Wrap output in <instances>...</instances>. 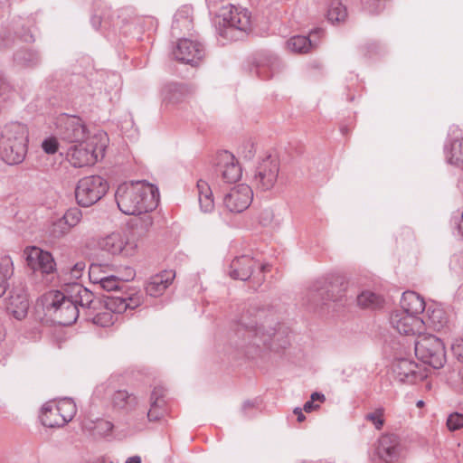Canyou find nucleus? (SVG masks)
<instances>
[{
    "mask_svg": "<svg viewBox=\"0 0 463 463\" xmlns=\"http://www.w3.org/2000/svg\"><path fill=\"white\" fill-rule=\"evenodd\" d=\"M279 326V317L273 310L251 309L241 316L237 335L244 345L260 347L271 341L278 332Z\"/></svg>",
    "mask_w": 463,
    "mask_h": 463,
    "instance_id": "obj_1",
    "label": "nucleus"
},
{
    "mask_svg": "<svg viewBox=\"0 0 463 463\" xmlns=\"http://www.w3.org/2000/svg\"><path fill=\"white\" fill-rule=\"evenodd\" d=\"M115 200L124 214L136 215L154 210L159 193L156 186L145 181L123 183L117 188Z\"/></svg>",
    "mask_w": 463,
    "mask_h": 463,
    "instance_id": "obj_2",
    "label": "nucleus"
},
{
    "mask_svg": "<svg viewBox=\"0 0 463 463\" xmlns=\"http://www.w3.org/2000/svg\"><path fill=\"white\" fill-rule=\"evenodd\" d=\"M143 303L142 294L136 288H128L117 295L107 297L98 301L94 309L89 314L92 322L101 327L114 325L119 315L128 309L133 310Z\"/></svg>",
    "mask_w": 463,
    "mask_h": 463,
    "instance_id": "obj_3",
    "label": "nucleus"
},
{
    "mask_svg": "<svg viewBox=\"0 0 463 463\" xmlns=\"http://www.w3.org/2000/svg\"><path fill=\"white\" fill-rule=\"evenodd\" d=\"M28 128L24 124H6L0 137V157L7 165L22 163L27 153Z\"/></svg>",
    "mask_w": 463,
    "mask_h": 463,
    "instance_id": "obj_4",
    "label": "nucleus"
},
{
    "mask_svg": "<svg viewBox=\"0 0 463 463\" xmlns=\"http://www.w3.org/2000/svg\"><path fill=\"white\" fill-rule=\"evenodd\" d=\"M107 143V134L98 131L86 142L71 145L66 151V159L76 168L94 165L99 157H103Z\"/></svg>",
    "mask_w": 463,
    "mask_h": 463,
    "instance_id": "obj_5",
    "label": "nucleus"
},
{
    "mask_svg": "<svg viewBox=\"0 0 463 463\" xmlns=\"http://www.w3.org/2000/svg\"><path fill=\"white\" fill-rule=\"evenodd\" d=\"M218 24L222 36L237 40L251 30V14L246 8L227 5L218 13Z\"/></svg>",
    "mask_w": 463,
    "mask_h": 463,
    "instance_id": "obj_6",
    "label": "nucleus"
},
{
    "mask_svg": "<svg viewBox=\"0 0 463 463\" xmlns=\"http://www.w3.org/2000/svg\"><path fill=\"white\" fill-rule=\"evenodd\" d=\"M24 258L34 276L41 277L42 284L48 285L53 281L57 268L51 252L36 246H29L24 250Z\"/></svg>",
    "mask_w": 463,
    "mask_h": 463,
    "instance_id": "obj_7",
    "label": "nucleus"
},
{
    "mask_svg": "<svg viewBox=\"0 0 463 463\" xmlns=\"http://www.w3.org/2000/svg\"><path fill=\"white\" fill-rule=\"evenodd\" d=\"M98 248L113 257H132L137 252V241L128 231H115L100 237Z\"/></svg>",
    "mask_w": 463,
    "mask_h": 463,
    "instance_id": "obj_8",
    "label": "nucleus"
},
{
    "mask_svg": "<svg viewBox=\"0 0 463 463\" xmlns=\"http://www.w3.org/2000/svg\"><path fill=\"white\" fill-rule=\"evenodd\" d=\"M414 351L419 360L434 369L443 367L446 363L445 345L441 339L433 335H419Z\"/></svg>",
    "mask_w": 463,
    "mask_h": 463,
    "instance_id": "obj_9",
    "label": "nucleus"
},
{
    "mask_svg": "<svg viewBox=\"0 0 463 463\" xmlns=\"http://www.w3.org/2000/svg\"><path fill=\"white\" fill-rule=\"evenodd\" d=\"M55 126L59 138L71 145L86 142L92 136L84 120L77 115L61 114Z\"/></svg>",
    "mask_w": 463,
    "mask_h": 463,
    "instance_id": "obj_10",
    "label": "nucleus"
},
{
    "mask_svg": "<svg viewBox=\"0 0 463 463\" xmlns=\"http://www.w3.org/2000/svg\"><path fill=\"white\" fill-rule=\"evenodd\" d=\"M107 181L99 175L85 176L79 180L75 188L77 203L90 207L99 202L108 192Z\"/></svg>",
    "mask_w": 463,
    "mask_h": 463,
    "instance_id": "obj_11",
    "label": "nucleus"
},
{
    "mask_svg": "<svg viewBox=\"0 0 463 463\" xmlns=\"http://www.w3.org/2000/svg\"><path fill=\"white\" fill-rule=\"evenodd\" d=\"M279 173V159L269 155L259 161L251 179L252 184L258 190L269 191L274 187Z\"/></svg>",
    "mask_w": 463,
    "mask_h": 463,
    "instance_id": "obj_12",
    "label": "nucleus"
},
{
    "mask_svg": "<svg viewBox=\"0 0 463 463\" xmlns=\"http://www.w3.org/2000/svg\"><path fill=\"white\" fill-rule=\"evenodd\" d=\"M52 307L56 321L62 326L73 324L80 315L79 307H76L67 291L66 294L60 291L54 293Z\"/></svg>",
    "mask_w": 463,
    "mask_h": 463,
    "instance_id": "obj_13",
    "label": "nucleus"
},
{
    "mask_svg": "<svg viewBox=\"0 0 463 463\" xmlns=\"http://www.w3.org/2000/svg\"><path fill=\"white\" fill-rule=\"evenodd\" d=\"M391 326L400 335H420L425 329V322L421 317H415L394 310L390 316Z\"/></svg>",
    "mask_w": 463,
    "mask_h": 463,
    "instance_id": "obj_14",
    "label": "nucleus"
},
{
    "mask_svg": "<svg viewBox=\"0 0 463 463\" xmlns=\"http://www.w3.org/2000/svg\"><path fill=\"white\" fill-rule=\"evenodd\" d=\"M253 192L246 184L232 187L223 196V205L231 213H239L246 210L252 202Z\"/></svg>",
    "mask_w": 463,
    "mask_h": 463,
    "instance_id": "obj_15",
    "label": "nucleus"
},
{
    "mask_svg": "<svg viewBox=\"0 0 463 463\" xmlns=\"http://www.w3.org/2000/svg\"><path fill=\"white\" fill-rule=\"evenodd\" d=\"M395 378L407 383H414L427 377L425 369L419 366L414 361L405 358H396L392 364Z\"/></svg>",
    "mask_w": 463,
    "mask_h": 463,
    "instance_id": "obj_16",
    "label": "nucleus"
},
{
    "mask_svg": "<svg viewBox=\"0 0 463 463\" xmlns=\"http://www.w3.org/2000/svg\"><path fill=\"white\" fill-rule=\"evenodd\" d=\"M174 55L176 60L194 66L203 59L204 50L199 42L182 37L174 50Z\"/></svg>",
    "mask_w": 463,
    "mask_h": 463,
    "instance_id": "obj_17",
    "label": "nucleus"
},
{
    "mask_svg": "<svg viewBox=\"0 0 463 463\" xmlns=\"http://www.w3.org/2000/svg\"><path fill=\"white\" fill-rule=\"evenodd\" d=\"M376 452L383 463H399L402 454L400 438L390 433L382 435L378 440Z\"/></svg>",
    "mask_w": 463,
    "mask_h": 463,
    "instance_id": "obj_18",
    "label": "nucleus"
},
{
    "mask_svg": "<svg viewBox=\"0 0 463 463\" xmlns=\"http://www.w3.org/2000/svg\"><path fill=\"white\" fill-rule=\"evenodd\" d=\"M258 268L264 271L266 265L259 263L249 255H243L234 259L230 266L229 274L234 279L247 280L250 278L253 269Z\"/></svg>",
    "mask_w": 463,
    "mask_h": 463,
    "instance_id": "obj_19",
    "label": "nucleus"
},
{
    "mask_svg": "<svg viewBox=\"0 0 463 463\" xmlns=\"http://www.w3.org/2000/svg\"><path fill=\"white\" fill-rule=\"evenodd\" d=\"M53 411L56 413L55 420H51L48 417H44V421L48 428H59L64 426L71 421L76 414V405L71 399L64 398L55 402Z\"/></svg>",
    "mask_w": 463,
    "mask_h": 463,
    "instance_id": "obj_20",
    "label": "nucleus"
},
{
    "mask_svg": "<svg viewBox=\"0 0 463 463\" xmlns=\"http://www.w3.org/2000/svg\"><path fill=\"white\" fill-rule=\"evenodd\" d=\"M218 165L225 182L233 183L241 178V168L232 153L228 151L220 153L218 156Z\"/></svg>",
    "mask_w": 463,
    "mask_h": 463,
    "instance_id": "obj_21",
    "label": "nucleus"
},
{
    "mask_svg": "<svg viewBox=\"0 0 463 463\" xmlns=\"http://www.w3.org/2000/svg\"><path fill=\"white\" fill-rule=\"evenodd\" d=\"M76 307L87 311V316L94 309L96 303L101 299H95L93 293L83 286L73 283L67 290Z\"/></svg>",
    "mask_w": 463,
    "mask_h": 463,
    "instance_id": "obj_22",
    "label": "nucleus"
},
{
    "mask_svg": "<svg viewBox=\"0 0 463 463\" xmlns=\"http://www.w3.org/2000/svg\"><path fill=\"white\" fill-rule=\"evenodd\" d=\"M175 273L173 270H163L160 273L151 276L146 283L147 295L157 298L164 294L165 289L173 283Z\"/></svg>",
    "mask_w": 463,
    "mask_h": 463,
    "instance_id": "obj_23",
    "label": "nucleus"
},
{
    "mask_svg": "<svg viewBox=\"0 0 463 463\" xmlns=\"http://www.w3.org/2000/svg\"><path fill=\"white\" fill-rule=\"evenodd\" d=\"M322 33L321 30H316L311 32L310 37L305 35L292 36L286 43L287 49L295 53H307L318 46V43L316 41L315 37L320 35Z\"/></svg>",
    "mask_w": 463,
    "mask_h": 463,
    "instance_id": "obj_24",
    "label": "nucleus"
},
{
    "mask_svg": "<svg viewBox=\"0 0 463 463\" xmlns=\"http://www.w3.org/2000/svg\"><path fill=\"white\" fill-rule=\"evenodd\" d=\"M426 308V304L421 296L414 291H406L401 298V307L397 309L400 312L420 317Z\"/></svg>",
    "mask_w": 463,
    "mask_h": 463,
    "instance_id": "obj_25",
    "label": "nucleus"
},
{
    "mask_svg": "<svg viewBox=\"0 0 463 463\" xmlns=\"http://www.w3.org/2000/svg\"><path fill=\"white\" fill-rule=\"evenodd\" d=\"M193 28V9L184 5L177 10L172 23V34L180 37L184 33H189Z\"/></svg>",
    "mask_w": 463,
    "mask_h": 463,
    "instance_id": "obj_26",
    "label": "nucleus"
},
{
    "mask_svg": "<svg viewBox=\"0 0 463 463\" xmlns=\"http://www.w3.org/2000/svg\"><path fill=\"white\" fill-rule=\"evenodd\" d=\"M84 430L94 438H101L109 435L113 430V423L103 419H87L83 421Z\"/></svg>",
    "mask_w": 463,
    "mask_h": 463,
    "instance_id": "obj_27",
    "label": "nucleus"
},
{
    "mask_svg": "<svg viewBox=\"0 0 463 463\" xmlns=\"http://www.w3.org/2000/svg\"><path fill=\"white\" fill-rule=\"evenodd\" d=\"M426 317L427 318L424 320L425 325H428L435 330L443 328L448 322L444 309L436 304H431L427 307Z\"/></svg>",
    "mask_w": 463,
    "mask_h": 463,
    "instance_id": "obj_28",
    "label": "nucleus"
},
{
    "mask_svg": "<svg viewBox=\"0 0 463 463\" xmlns=\"http://www.w3.org/2000/svg\"><path fill=\"white\" fill-rule=\"evenodd\" d=\"M444 153L448 163L463 167V137L446 144Z\"/></svg>",
    "mask_w": 463,
    "mask_h": 463,
    "instance_id": "obj_29",
    "label": "nucleus"
},
{
    "mask_svg": "<svg viewBox=\"0 0 463 463\" xmlns=\"http://www.w3.org/2000/svg\"><path fill=\"white\" fill-rule=\"evenodd\" d=\"M196 187L198 192L199 204L202 212H212L214 208V200L210 185L206 181L200 179L197 182Z\"/></svg>",
    "mask_w": 463,
    "mask_h": 463,
    "instance_id": "obj_30",
    "label": "nucleus"
},
{
    "mask_svg": "<svg viewBox=\"0 0 463 463\" xmlns=\"http://www.w3.org/2000/svg\"><path fill=\"white\" fill-rule=\"evenodd\" d=\"M160 95L163 102L167 104H175L183 99L184 89L180 84L166 82L162 85Z\"/></svg>",
    "mask_w": 463,
    "mask_h": 463,
    "instance_id": "obj_31",
    "label": "nucleus"
},
{
    "mask_svg": "<svg viewBox=\"0 0 463 463\" xmlns=\"http://www.w3.org/2000/svg\"><path fill=\"white\" fill-rule=\"evenodd\" d=\"M112 404L119 410L132 411L137 406L138 400L127 391H118L113 394Z\"/></svg>",
    "mask_w": 463,
    "mask_h": 463,
    "instance_id": "obj_32",
    "label": "nucleus"
},
{
    "mask_svg": "<svg viewBox=\"0 0 463 463\" xmlns=\"http://www.w3.org/2000/svg\"><path fill=\"white\" fill-rule=\"evenodd\" d=\"M71 232L70 228L65 223L64 219L61 217L51 220L47 232L49 235L55 239H60L67 235Z\"/></svg>",
    "mask_w": 463,
    "mask_h": 463,
    "instance_id": "obj_33",
    "label": "nucleus"
},
{
    "mask_svg": "<svg viewBox=\"0 0 463 463\" xmlns=\"http://www.w3.org/2000/svg\"><path fill=\"white\" fill-rule=\"evenodd\" d=\"M347 11L339 0H333L327 10V18L331 23H339L345 20Z\"/></svg>",
    "mask_w": 463,
    "mask_h": 463,
    "instance_id": "obj_34",
    "label": "nucleus"
},
{
    "mask_svg": "<svg viewBox=\"0 0 463 463\" xmlns=\"http://www.w3.org/2000/svg\"><path fill=\"white\" fill-rule=\"evenodd\" d=\"M14 275V263L9 256H5L0 260V291L4 292L6 282Z\"/></svg>",
    "mask_w": 463,
    "mask_h": 463,
    "instance_id": "obj_35",
    "label": "nucleus"
},
{
    "mask_svg": "<svg viewBox=\"0 0 463 463\" xmlns=\"http://www.w3.org/2000/svg\"><path fill=\"white\" fill-rule=\"evenodd\" d=\"M383 298L369 290L363 291L357 296V304L364 308H375L382 305Z\"/></svg>",
    "mask_w": 463,
    "mask_h": 463,
    "instance_id": "obj_36",
    "label": "nucleus"
},
{
    "mask_svg": "<svg viewBox=\"0 0 463 463\" xmlns=\"http://www.w3.org/2000/svg\"><path fill=\"white\" fill-rule=\"evenodd\" d=\"M15 61L24 66H33L40 61V56L37 52L28 50L18 52L14 56Z\"/></svg>",
    "mask_w": 463,
    "mask_h": 463,
    "instance_id": "obj_37",
    "label": "nucleus"
},
{
    "mask_svg": "<svg viewBox=\"0 0 463 463\" xmlns=\"http://www.w3.org/2000/svg\"><path fill=\"white\" fill-rule=\"evenodd\" d=\"M62 218L71 231V229L75 228L81 222L82 212L77 207H71L64 213Z\"/></svg>",
    "mask_w": 463,
    "mask_h": 463,
    "instance_id": "obj_38",
    "label": "nucleus"
},
{
    "mask_svg": "<svg viewBox=\"0 0 463 463\" xmlns=\"http://www.w3.org/2000/svg\"><path fill=\"white\" fill-rule=\"evenodd\" d=\"M109 276L105 267L100 264H91L89 269V278L91 283L98 285L103 279V278Z\"/></svg>",
    "mask_w": 463,
    "mask_h": 463,
    "instance_id": "obj_39",
    "label": "nucleus"
},
{
    "mask_svg": "<svg viewBox=\"0 0 463 463\" xmlns=\"http://www.w3.org/2000/svg\"><path fill=\"white\" fill-rule=\"evenodd\" d=\"M256 145L251 140H246L242 142L238 148L239 156L247 161H250L251 159H253V157L256 155Z\"/></svg>",
    "mask_w": 463,
    "mask_h": 463,
    "instance_id": "obj_40",
    "label": "nucleus"
},
{
    "mask_svg": "<svg viewBox=\"0 0 463 463\" xmlns=\"http://www.w3.org/2000/svg\"><path fill=\"white\" fill-rule=\"evenodd\" d=\"M121 280L118 277L115 275H109L108 277L103 278L102 281L98 285L107 291H113L119 288Z\"/></svg>",
    "mask_w": 463,
    "mask_h": 463,
    "instance_id": "obj_41",
    "label": "nucleus"
},
{
    "mask_svg": "<svg viewBox=\"0 0 463 463\" xmlns=\"http://www.w3.org/2000/svg\"><path fill=\"white\" fill-rule=\"evenodd\" d=\"M383 411V408H378L375 411L367 413L365 415V420L371 421L377 430H381L384 423Z\"/></svg>",
    "mask_w": 463,
    "mask_h": 463,
    "instance_id": "obj_42",
    "label": "nucleus"
},
{
    "mask_svg": "<svg viewBox=\"0 0 463 463\" xmlns=\"http://www.w3.org/2000/svg\"><path fill=\"white\" fill-rule=\"evenodd\" d=\"M60 143L55 137H48L42 142V149L48 155H53L59 150Z\"/></svg>",
    "mask_w": 463,
    "mask_h": 463,
    "instance_id": "obj_43",
    "label": "nucleus"
},
{
    "mask_svg": "<svg viewBox=\"0 0 463 463\" xmlns=\"http://www.w3.org/2000/svg\"><path fill=\"white\" fill-rule=\"evenodd\" d=\"M53 407H55V402H46L42 407L40 420L43 425L45 427H48L43 419L45 416L48 417V419L51 420H55V418H57L55 415L56 413L53 411Z\"/></svg>",
    "mask_w": 463,
    "mask_h": 463,
    "instance_id": "obj_44",
    "label": "nucleus"
},
{
    "mask_svg": "<svg viewBox=\"0 0 463 463\" xmlns=\"http://www.w3.org/2000/svg\"><path fill=\"white\" fill-rule=\"evenodd\" d=\"M28 307H29L28 300L25 298H23L20 301L19 306L16 307L15 308H13V310H12L13 316L16 319L22 320L23 318H24L26 317Z\"/></svg>",
    "mask_w": 463,
    "mask_h": 463,
    "instance_id": "obj_45",
    "label": "nucleus"
},
{
    "mask_svg": "<svg viewBox=\"0 0 463 463\" xmlns=\"http://www.w3.org/2000/svg\"><path fill=\"white\" fill-rule=\"evenodd\" d=\"M447 426L450 430H457L463 427V416L459 413L450 414L447 420Z\"/></svg>",
    "mask_w": 463,
    "mask_h": 463,
    "instance_id": "obj_46",
    "label": "nucleus"
},
{
    "mask_svg": "<svg viewBox=\"0 0 463 463\" xmlns=\"http://www.w3.org/2000/svg\"><path fill=\"white\" fill-rule=\"evenodd\" d=\"M164 396V390L161 387H156L151 393V406L161 407L163 401L161 398Z\"/></svg>",
    "mask_w": 463,
    "mask_h": 463,
    "instance_id": "obj_47",
    "label": "nucleus"
},
{
    "mask_svg": "<svg viewBox=\"0 0 463 463\" xmlns=\"http://www.w3.org/2000/svg\"><path fill=\"white\" fill-rule=\"evenodd\" d=\"M451 349L458 360L463 362V339H457L452 344Z\"/></svg>",
    "mask_w": 463,
    "mask_h": 463,
    "instance_id": "obj_48",
    "label": "nucleus"
},
{
    "mask_svg": "<svg viewBox=\"0 0 463 463\" xmlns=\"http://www.w3.org/2000/svg\"><path fill=\"white\" fill-rule=\"evenodd\" d=\"M84 269H85V263L82 261L77 262L71 269V275L73 279H78L82 276Z\"/></svg>",
    "mask_w": 463,
    "mask_h": 463,
    "instance_id": "obj_49",
    "label": "nucleus"
},
{
    "mask_svg": "<svg viewBox=\"0 0 463 463\" xmlns=\"http://www.w3.org/2000/svg\"><path fill=\"white\" fill-rule=\"evenodd\" d=\"M8 90V83L0 76V99L7 93Z\"/></svg>",
    "mask_w": 463,
    "mask_h": 463,
    "instance_id": "obj_50",
    "label": "nucleus"
},
{
    "mask_svg": "<svg viewBox=\"0 0 463 463\" xmlns=\"http://www.w3.org/2000/svg\"><path fill=\"white\" fill-rule=\"evenodd\" d=\"M318 407L319 406L317 404H315V402L310 400V401H307L305 402L303 410L306 412H311V411L317 410Z\"/></svg>",
    "mask_w": 463,
    "mask_h": 463,
    "instance_id": "obj_51",
    "label": "nucleus"
},
{
    "mask_svg": "<svg viewBox=\"0 0 463 463\" xmlns=\"http://www.w3.org/2000/svg\"><path fill=\"white\" fill-rule=\"evenodd\" d=\"M156 408V407H153V408L151 407V409L147 412V418L150 421L157 420L161 417V414L155 412Z\"/></svg>",
    "mask_w": 463,
    "mask_h": 463,
    "instance_id": "obj_52",
    "label": "nucleus"
},
{
    "mask_svg": "<svg viewBox=\"0 0 463 463\" xmlns=\"http://www.w3.org/2000/svg\"><path fill=\"white\" fill-rule=\"evenodd\" d=\"M311 293H312V298H313L314 301H317L318 298H321V299L325 298H324V294H325L324 290L312 289Z\"/></svg>",
    "mask_w": 463,
    "mask_h": 463,
    "instance_id": "obj_53",
    "label": "nucleus"
},
{
    "mask_svg": "<svg viewBox=\"0 0 463 463\" xmlns=\"http://www.w3.org/2000/svg\"><path fill=\"white\" fill-rule=\"evenodd\" d=\"M125 271H126V278L124 279V280L128 281V280H131L134 279V277L136 275L134 269H132L130 267H127Z\"/></svg>",
    "mask_w": 463,
    "mask_h": 463,
    "instance_id": "obj_54",
    "label": "nucleus"
},
{
    "mask_svg": "<svg viewBox=\"0 0 463 463\" xmlns=\"http://www.w3.org/2000/svg\"><path fill=\"white\" fill-rule=\"evenodd\" d=\"M310 400L315 402H323L325 401V395L319 392H313L311 394Z\"/></svg>",
    "mask_w": 463,
    "mask_h": 463,
    "instance_id": "obj_55",
    "label": "nucleus"
},
{
    "mask_svg": "<svg viewBox=\"0 0 463 463\" xmlns=\"http://www.w3.org/2000/svg\"><path fill=\"white\" fill-rule=\"evenodd\" d=\"M293 412H294V414H296V415H297V417H298V420L299 422H302V421H304V420H305L306 417H305V415H304V414H303V412H302V409H300V408L297 407V408H295V409H294V411H293Z\"/></svg>",
    "mask_w": 463,
    "mask_h": 463,
    "instance_id": "obj_56",
    "label": "nucleus"
},
{
    "mask_svg": "<svg viewBox=\"0 0 463 463\" xmlns=\"http://www.w3.org/2000/svg\"><path fill=\"white\" fill-rule=\"evenodd\" d=\"M91 24H92V26H93L95 29H98V28L100 26V24H101L100 17H99V16H97V15L92 16V18H91Z\"/></svg>",
    "mask_w": 463,
    "mask_h": 463,
    "instance_id": "obj_57",
    "label": "nucleus"
},
{
    "mask_svg": "<svg viewBox=\"0 0 463 463\" xmlns=\"http://www.w3.org/2000/svg\"><path fill=\"white\" fill-rule=\"evenodd\" d=\"M263 215H265L266 217L262 219V222L264 224H268L270 219L272 218V213L270 211H265L263 213Z\"/></svg>",
    "mask_w": 463,
    "mask_h": 463,
    "instance_id": "obj_58",
    "label": "nucleus"
},
{
    "mask_svg": "<svg viewBox=\"0 0 463 463\" xmlns=\"http://www.w3.org/2000/svg\"><path fill=\"white\" fill-rule=\"evenodd\" d=\"M126 463H141V458L138 456L128 458Z\"/></svg>",
    "mask_w": 463,
    "mask_h": 463,
    "instance_id": "obj_59",
    "label": "nucleus"
},
{
    "mask_svg": "<svg viewBox=\"0 0 463 463\" xmlns=\"http://www.w3.org/2000/svg\"><path fill=\"white\" fill-rule=\"evenodd\" d=\"M458 232L462 234L463 236V212H462V214H461V219L458 224Z\"/></svg>",
    "mask_w": 463,
    "mask_h": 463,
    "instance_id": "obj_60",
    "label": "nucleus"
},
{
    "mask_svg": "<svg viewBox=\"0 0 463 463\" xmlns=\"http://www.w3.org/2000/svg\"><path fill=\"white\" fill-rule=\"evenodd\" d=\"M254 404L253 402H250V401H247L243 403V410H246L248 407H252Z\"/></svg>",
    "mask_w": 463,
    "mask_h": 463,
    "instance_id": "obj_61",
    "label": "nucleus"
},
{
    "mask_svg": "<svg viewBox=\"0 0 463 463\" xmlns=\"http://www.w3.org/2000/svg\"><path fill=\"white\" fill-rule=\"evenodd\" d=\"M423 405H424V402H423V401H419V402H417V406H418V407H422Z\"/></svg>",
    "mask_w": 463,
    "mask_h": 463,
    "instance_id": "obj_62",
    "label": "nucleus"
},
{
    "mask_svg": "<svg viewBox=\"0 0 463 463\" xmlns=\"http://www.w3.org/2000/svg\"><path fill=\"white\" fill-rule=\"evenodd\" d=\"M370 2H372V5H374V2H381L382 0H369Z\"/></svg>",
    "mask_w": 463,
    "mask_h": 463,
    "instance_id": "obj_63",
    "label": "nucleus"
}]
</instances>
